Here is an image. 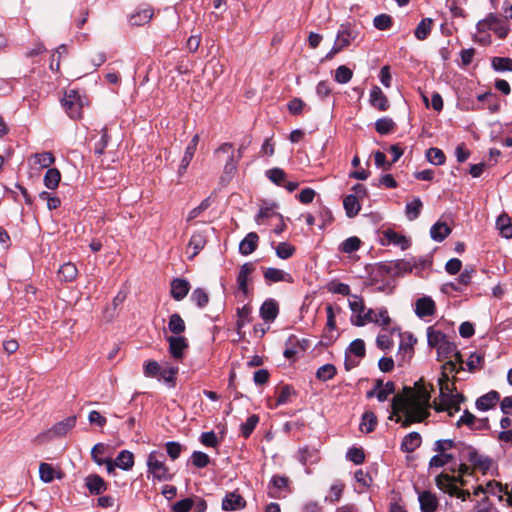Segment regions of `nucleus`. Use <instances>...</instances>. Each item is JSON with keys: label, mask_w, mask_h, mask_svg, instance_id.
<instances>
[{"label": "nucleus", "mask_w": 512, "mask_h": 512, "mask_svg": "<svg viewBox=\"0 0 512 512\" xmlns=\"http://www.w3.org/2000/svg\"><path fill=\"white\" fill-rule=\"evenodd\" d=\"M359 35L356 25L350 23L342 24L338 30L336 40L330 52L326 55L327 59H331L335 54L348 47Z\"/></svg>", "instance_id": "nucleus-5"}, {"label": "nucleus", "mask_w": 512, "mask_h": 512, "mask_svg": "<svg viewBox=\"0 0 512 512\" xmlns=\"http://www.w3.org/2000/svg\"><path fill=\"white\" fill-rule=\"evenodd\" d=\"M166 451L171 460H176L179 458L182 452V445L175 441H169L165 444Z\"/></svg>", "instance_id": "nucleus-59"}, {"label": "nucleus", "mask_w": 512, "mask_h": 512, "mask_svg": "<svg viewBox=\"0 0 512 512\" xmlns=\"http://www.w3.org/2000/svg\"><path fill=\"white\" fill-rule=\"evenodd\" d=\"M395 126V122L389 117H382L375 122V130L381 135L391 133Z\"/></svg>", "instance_id": "nucleus-38"}, {"label": "nucleus", "mask_w": 512, "mask_h": 512, "mask_svg": "<svg viewBox=\"0 0 512 512\" xmlns=\"http://www.w3.org/2000/svg\"><path fill=\"white\" fill-rule=\"evenodd\" d=\"M353 76V72L345 65L339 66L335 71V81L340 84L348 83Z\"/></svg>", "instance_id": "nucleus-47"}, {"label": "nucleus", "mask_w": 512, "mask_h": 512, "mask_svg": "<svg viewBox=\"0 0 512 512\" xmlns=\"http://www.w3.org/2000/svg\"><path fill=\"white\" fill-rule=\"evenodd\" d=\"M454 477L446 474L441 473L435 478V484L438 489L442 490L445 493H448L450 495V489L451 487H455L456 485L453 484Z\"/></svg>", "instance_id": "nucleus-35"}, {"label": "nucleus", "mask_w": 512, "mask_h": 512, "mask_svg": "<svg viewBox=\"0 0 512 512\" xmlns=\"http://www.w3.org/2000/svg\"><path fill=\"white\" fill-rule=\"evenodd\" d=\"M347 459L356 465L362 464L365 460V454L361 448H350L347 452Z\"/></svg>", "instance_id": "nucleus-57"}, {"label": "nucleus", "mask_w": 512, "mask_h": 512, "mask_svg": "<svg viewBox=\"0 0 512 512\" xmlns=\"http://www.w3.org/2000/svg\"><path fill=\"white\" fill-rule=\"evenodd\" d=\"M395 393V384L391 381H388L382 389H380L377 394L376 398L379 402H384L387 400L388 396L390 394Z\"/></svg>", "instance_id": "nucleus-61"}, {"label": "nucleus", "mask_w": 512, "mask_h": 512, "mask_svg": "<svg viewBox=\"0 0 512 512\" xmlns=\"http://www.w3.org/2000/svg\"><path fill=\"white\" fill-rule=\"evenodd\" d=\"M264 278L267 282L276 283L280 281H284L287 283H292L293 278L289 273L284 272L281 269L269 267L264 271Z\"/></svg>", "instance_id": "nucleus-21"}, {"label": "nucleus", "mask_w": 512, "mask_h": 512, "mask_svg": "<svg viewBox=\"0 0 512 512\" xmlns=\"http://www.w3.org/2000/svg\"><path fill=\"white\" fill-rule=\"evenodd\" d=\"M167 341L169 343V353L171 356L176 360L182 359L185 350L188 348L187 339L183 336H169Z\"/></svg>", "instance_id": "nucleus-10"}, {"label": "nucleus", "mask_w": 512, "mask_h": 512, "mask_svg": "<svg viewBox=\"0 0 512 512\" xmlns=\"http://www.w3.org/2000/svg\"><path fill=\"white\" fill-rule=\"evenodd\" d=\"M426 158L427 160L434 165H442L445 163V154L443 151L439 148H429L426 152Z\"/></svg>", "instance_id": "nucleus-42"}, {"label": "nucleus", "mask_w": 512, "mask_h": 512, "mask_svg": "<svg viewBox=\"0 0 512 512\" xmlns=\"http://www.w3.org/2000/svg\"><path fill=\"white\" fill-rule=\"evenodd\" d=\"M422 443L421 435L418 432H410L401 442V450L403 452H414Z\"/></svg>", "instance_id": "nucleus-23"}, {"label": "nucleus", "mask_w": 512, "mask_h": 512, "mask_svg": "<svg viewBox=\"0 0 512 512\" xmlns=\"http://www.w3.org/2000/svg\"><path fill=\"white\" fill-rule=\"evenodd\" d=\"M32 158L35 160L36 164H39L42 168H50V166L55 162V157L52 152H42L35 153L32 155Z\"/></svg>", "instance_id": "nucleus-40"}, {"label": "nucleus", "mask_w": 512, "mask_h": 512, "mask_svg": "<svg viewBox=\"0 0 512 512\" xmlns=\"http://www.w3.org/2000/svg\"><path fill=\"white\" fill-rule=\"evenodd\" d=\"M245 506V499L237 491L227 493L222 500V509L224 511L242 510Z\"/></svg>", "instance_id": "nucleus-11"}, {"label": "nucleus", "mask_w": 512, "mask_h": 512, "mask_svg": "<svg viewBox=\"0 0 512 512\" xmlns=\"http://www.w3.org/2000/svg\"><path fill=\"white\" fill-rule=\"evenodd\" d=\"M474 512H498V510L493 506L488 497H484L481 501L477 502Z\"/></svg>", "instance_id": "nucleus-62"}, {"label": "nucleus", "mask_w": 512, "mask_h": 512, "mask_svg": "<svg viewBox=\"0 0 512 512\" xmlns=\"http://www.w3.org/2000/svg\"><path fill=\"white\" fill-rule=\"evenodd\" d=\"M351 353L359 358H363L366 353L365 343L362 339H355L347 348L346 355Z\"/></svg>", "instance_id": "nucleus-45"}, {"label": "nucleus", "mask_w": 512, "mask_h": 512, "mask_svg": "<svg viewBox=\"0 0 512 512\" xmlns=\"http://www.w3.org/2000/svg\"><path fill=\"white\" fill-rule=\"evenodd\" d=\"M492 68L498 72L511 71L512 59L508 57H493L491 61Z\"/></svg>", "instance_id": "nucleus-39"}, {"label": "nucleus", "mask_w": 512, "mask_h": 512, "mask_svg": "<svg viewBox=\"0 0 512 512\" xmlns=\"http://www.w3.org/2000/svg\"><path fill=\"white\" fill-rule=\"evenodd\" d=\"M451 233L447 223L437 221L430 229V236L434 241L442 242Z\"/></svg>", "instance_id": "nucleus-24"}, {"label": "nucleus", "mask_w": 512, "mask_h": 512, "mask_svg": "<svg viewBox=\"0 0 512 512\" xmlns=\"http://www.w3.org/2000/svg\"><path fill=\"white\" fill-rule=\"evenodd\" d=\"M377 423H378V421H377V417H376L375 413L372 411H366L362 415L359 429L361 432L370 433V432L374 431Z\"/></svg>", "instance_id": "nucleus-28"}, {"label": "nucleus", "mask_w": 512, "mask_h": 512, "mask_svg": "<svg viewBox=\"0 0 512 512\" xmlns=\"http://www.w3.org/2000/svg\"><path fill=\"white\" fill-rule=\"evenodd\" d=\"M259 236L255 232L248 233L239 244V252L244 255H250L258 246Z\"/></svg>", "instance_id": "nucleus-22"}, {"label": "nucleus", "mask_w": 512, "mask_h": 512, "mask_svg": "<svg viewBox=\"0 0 512 512\" xmlns=\"http://www.w3.org/2000/svg\"><path fill=\"white\" fill-rule=\"evenodd\" d=\"M423 203L420 198H415L412 202L406 204L405 213L407 218L412 221L419 217Z\"/></svg>", "instance_id": "nucleus-34"}, {"label": "nucleus", "mask_w": 512, "mask_h": 512, "mask_svg": "<svg viewBox=\"0 0 512 512\" xmlns=\"http://www.w3.org/2000/svg\"><path fill=\"white\" fill-rule=\"evenodd\" d=\"M412 268H413V265L409 261L402 259V260H397V261L391 263L388 266L387 271L394 275H399V274L411 272Z\"/></svg>", "instance_id": "nucleus-33"}, {"label": "nucleus", "mask_w": 512, "mask_h": 512, "mask_svg": "<svg viewBox=\"0 0 512 512\" xmlns=\"http://www.w3.org/2000/svg\"><path fill=\"white\" fill-rule=\"evenodd\" d=\"M457 450L459 460L469 462L473 470H479L485 474L492 466L493 460L489 456L479 454L471 445L459 442Z\"/></svg>", "instance_id": "nucleus-3"}, {"label": "nucleus", "mask_w": 512, "mask_h": 512, "mask_svg": "<svg viewBox=\"0 0 512 512\" xmlns=\"http://www.w3.org/2000/svg\"><path fill=\"white\" fill-rule=\"evenodd\" d=\"M336 367L333 364H325L318 368L316 377L320 381H327L332 379L336 375Z\"/></svg>", "instance_id": "nucleus-43"}, {"label": "nucleus", "mask_w": 512, "mask_h": 512, "mask_svg": "<svg viewBox=\"0 0 512 512\" xmlns=\"http://www.w3.org/2000/svg\"><path fill=\"white\" fill-rule=\"evenodd\" d=\"M177 373V367H165L161 370L160 375L170 387H174Z\"/></svg>", "instance_id": "nucleus-55"}, {"label": "nucleus", "mask_w": 512, "mask_h": 512, "mask_svg": "<svg viewBox=\"0 0 512 512\" xmlns=\"http://www.w3.org/2000/svg\"><path fill=\"white\" fill-rule=\"evenodd\" d=\"M191 461L197 468H205L210 463V457L201 451H194L191 455Z\"/></svg>", "instance_id": "nucleus-50"}, {"label": "nucleus", "mask_w": 512, "mask_h": 512, "mask_svg": "<svg viewBox=\"0 0 512 512\" xmlns=\"http://www.w3.org/2000/svg\"><path fill=\"white\" fill-rule=\"evenodd\" d=\"M109 138L110 137L107 133V128L104 127L102 129V135H101L100 139L95 143V146H94L95 154L102 155L104 153V150L108 145Z\"/></svg>", "instance_id": "nucleus-60"}, {"label": "nucleus", "mask_w": 512, "mask_h": 512, "mask_svg": "<svg viewBox=\"0 0 512 512\" xmlns=\"http://www.w3.org/2000/svg\"><path fill=\"white\" fill-rule=\"evenodd\" d=\"M369 102L372 107L378 109L379 111H386L390 107L387 96L378 86H373L371 88Z\"/></svg>", "instance_id": "nucleus-13"}, {"label": "nucleus", "mask_w": 512, "mask_h": 512, "mask_svg": "<svg viewBox=\"0 0 512 512\" xmlns=\"http://www.w3.org/2000/svg\"><path fill=\"white\" fill-rule=\"evenodd\" d=\"M193 505H194V500L192 498H185V499H182V500L176 502L172 506V510L174 512H189L190 509L193 507Z\"/></svg>", "instance_id": "nucleus-63"}, {"label": "nucleus", "mask_w": 512, "mask_h": 512, "mask_svg": "<svg viewBox=\"0 0 512 512\" xmlns=\"http://www.w3.org/2000/svg\"><path fill=\"white\" fill-rule=\"evenodd\" d=\"M429 461V468H441L454 460V455L445 452H437Z\"/></svg>", "instance_id": "nucleus-37"}, {"label": "nucleus", "mask_w": 512, "mask_h": 512, "mask_svg": "<svg viewBox=\"0 0 512 512\" xmlns=\"http://www.w3.org/2000/svg\"><path fill=\"white\" fill-rule=\"evenodd\" d=\"M85 485L93 495H100L107 489L104 479L97 474L88 475L85 479Z\"/></svg>", "instance_id": "nucleus-20"}, {"label": "nucleus", "mask_w": 512, "mask_h": 512, "mask_svg": "<svg viewBox=\"0 0 512 512\" xmlns=\"http://www.w3.org/2000/svg\"><path fill=\"white\" fill-rule=\"evenodd\" d=\"M507 221L502 216L497 219V226L500 230V233L503 237L509 239L512 237V224L510 222L505 223Z\"/></svg>", "instance_id": "nucleus-64"}, {"label": "nucleus", "mask_w": 512, "mask_h": 512, "mask_svg": "<svg viewBox=\"0 0 512 512\" xmlns=\"http://www.w3.org/2000/svg\"><path fill=\"white\" fill-rule=\"evenodd\" d=\"M383 238L386 241L384 242V240H382V244L384 245L393 244L399 246L402 250H406L410 246L409 239H407L404 235H401L392 229H387L383 231Z\"/></svg>", "instance_id": "nucleus-15"}, {"label": "nucleus", "mask_w": 512, "mask_h": 512, "mask_svg": "<svg viewBox=\"0 0 512 512\" xmlns=\"http://www.w3.org/2000/svg\"><path fill=\"white\" fill-rule=\"evenodd\" d=\"M54 469L50 464L41 463L39 466L40 479L45 483H50L54 479Z\"/></svg>", "instance_id": "nucleus-56"}, {"label": "nucleus", "mask_w": 512, "mask_h": 512, "mask_svg": "<svg viewBox=\"0 0 512 512\" xmlns=\"http://www.w3.org/2000/svg\"><path fill=\"white\" fill-rule=\"evenodd\" d=\"M275 251H276V255L279 258L288 259L294 254L295 247L286 242H281L277 245Z\"/></svg>", "instance_id": "nucleus-53"}, {"label": "nucleus", "mask_w": 512, "mask_h": 512, "mask_svg": "<svg viewBox=\"0 0 512 512\" xmlns=\"http://www.w3.org/2000/svg\"><path fill=\"white\" fill-rule=\"evenodd\" d=\"M440 386V402L446 401L451 402L454 401L455 411L460 410V403L464 401V396L461 394H453L452 388L449 383L439 384Z\"/></svg>", "instance_id": "nucleus-19"}, {"label": "nucleus", "mask_w": 512, "mask_h": 512, "mask_svg": "<svg viewBox=\"0 0 512 512\" xmlns=\"http://www.w3.org/2000/svg\"><path fill=\"white\" fill-rule=\"evenodd\" d=\"M445 339H447V336L441 331L434 330L432 327L428 328L427 340L430 347L437 349L445 341Z\"/></svg>", "instance_id": "nucleus-36"}, {"label": "nucleus", "mask_w": 512, "mask_h": 512, "mask_svg": "<svg viewBox=\"0 0 512 512\" xmlns=\"http://www.w3.org/2000/svg\"><path fill=\"white\" fill-rule=\"evenodd\" d=\"M168 329L170 330L171 333L178 336L185 331V322L178 313H173L172 315H170Z\"/></svg>", "instance_id": "nucleus-32"}, {"label": "nucleus", "mask_w": 512, "mask_h": 512, "mask_svg": "<svg viewBox=\"0 0 512 512\" xmlns=\"http://www.w3.org/2000/svg\"><path fill=\"white\" fill-rule=\"evenodd\" d=\"M456 345L449 341L448 338L437 348V354L439 360H444L449 357H452L453 353L456 350Z\"/></svg>", "instance_id": "nucleus-41"}, {"label": "nucleus", "mask_w": 512, "mask_h": 512, "mask_svg": "<svg viewBox=\"0 0 512 512\" xmlns=\"http://www.w3.org/2000/svg\"><path fill=\"white\" fill-rule=\"evenodd\" d=\"M255 270V266L253 263L251 262H248V263H244L241 267H240V270H239V273L237 275V285H238V289L245 295L247 296L248 293H249V288H248V279H249V276L254 272Z\"/></svg>", "instance_id": "nucleus-14"}, {"label": "nucleus", "mask_w": 512, "mask_h": 512, "mask_svg": "<svg viewBox=\"0 0 512 512\" xmlns=\"http://www.w3.org/2000/svg\"><path fill=\"white\" fill-rule=\"evenodd\" d=\"M85 99L75 89L65 91L61 104L71 119L82 117V108L85 105Z\"/></svg>", "instance_id": "nucleus-6"}, {"label": "nucleus", "mask_w": 512, "mask_h": 512, "mask_svg": "<svg viewBox=\"0 0 512 512\" xmlns=\"http://www.w3.org/2000/svg\"><path fill=\"white\" fill-rule=\"evenodd\" d=\"M436 306L433 299L429 296H423L417 299L415 303V313L418 317L424 318L435 314Z\"/></svg>", "instance_id": "nucleus-12"}, {"label": "nucleus", "mask_w": 512, "mask_h": 512, "mask_svg": "<svg viewBox=\"0 0 512 512\" xmlns=\"http://www.w3.org/2000/svg\"><path fill=\"white\" fill-rule=\"evenodd\" d=\"M500 400V394L495 391L491 390L488 393L480 396L476 400V408L480 411H488L496 406L498 401Z\"/></svg>", "instance_id": "nucleus-16"}, {"label": "nucleus", "mask_w": 512, "mask_h": 512, "mask_svg": "<svg viewBox=\"0 0 512 512\" xmlns=\"http://www.w3.org/2000/svg\"><path fill=\"white\" fill-rule=\"evenodd\" d=\"M195 152H196L195 149H192L190 147H186L184 155H183V157L181 159V163H180L179 168H178L179 176H182L186 172V170H187L191 160L194 157Z\"/></svg>", "instance_id": "nucleus-52"}, {"label": "nucleus", "mask_w": 512, "mask_h": 512, "mask_svg": "<svg viewBox=\"0 0 512 512\" xmlns=\"http://www.w3.org/2000/svg\"><path fill=\"white\" fill-rule=\"evenodd\" d=\"M76 424V416H69L66 419L56 423L49 431L39 434L36 437L38 443H42L45 439L53 437H61L67 434Z\"/></svg>", "instance_id": "nucleus-8"}, {"label": "nucleus", "mask_w": 512, "mask_h": 512, "mask_svg": "<svg viewBox=\"0 0 512 512\" xmlns=\"http://www.w3.org/2000/svg\"><path fill=\"white\" fill-rule=\"evenodd\" d=\"M259 422V416L253 414L249 416L245 423L241 425V433L245 438H248L254 431L256 425Z\"/></svg>", "instance_id": "nucleus-46"}, {"label": "nucleus", "mask_w": 512, "mask_h": 512, "mask_svg": "<svg viewBox=\"0 0 512 512\" xmlns=\"http://www.w3.org/2000/svg\"><path fill=\"white\" fill-rule=\"evenodd\" d=\"M115 465L125 471L131 470L134 465V455L128 450H122L115 459Z\"/></svg>", "instance_id": "nucleus-26"}, {"label": "nucleus", "mask_w": 512, "mask_h": 512, "mask_svg": "<svg viewBox=\"0 0 512 512\" xmlns=\"http://www.w3.org/2000/svg\"><path fill=\"white\" fill-rule=\"evenodd\" d=\"M486 28L492 30L500 39H504L510 31L507 21L494 14H489L485 20L478 22V31L483 32Z\"/></svg>", "instance_id": "nucleus-7"}, {"label": "nucleus", "mask_w": 512, "mask_h": 512, "mask_svg": "<svg viewBox=\"0 0 512 512\" xmlns=\"http://www.w3.org/2000/svg\"><path fill=\"white\" fill-rule=\"evenodd\" d=\"M421 512H436L439 507V500L436 494L429 490L417 492Z\"/></svg>", "instance_id": "nucleus-9"}, {"label": "nucleus", "mask_w": 512, "mask_h": 512, "mask_svg": "<svg viewBox=\"0 0 512 512\" xmlns=\"http://www.w3.org/2000/svg\"><path fill=\"white\" fill-rule=\"evenodd\" d=\"M373 24L378 30H387L392 25V17L388 14H379L374 18Z\"/></svg>", "instance_id": "nucleus-54"}, {"label": "nucleus", "mask_w": 512, "mask_h": 512, "mask_svg": "<svg viewBox=\"0 0 512 512\" xmlns=\"http://www.w3.org/2000/svg\"><path fill=\"white\" fill-rule=\"evenodd\" d=\"M211 205V198L207 197L205 198L197 207L193 208L187 217V221H191L195 218H197L203 211L208 209Z\"/></svg>", "instance_id": "nucleus-58"}, {"label": "nucleus", "mask_w": 512, "mask_h": 512, "mask_svg": "<svg viewBox=\"0 0 512 512\" xmlns=\"http://www.w3.org/2000/svg\"><path fill=\"white\" fill-rule=\"evenodd\" d=\"M279 313L278 303L274 299H267L260 307V316L266 322H272Z\"/></svg>", "instance_id": "nucleus-18"}, {"label": "nucleus", "mask_w": 512, "mask_h": 512, "mask_svg": "<svg viewBox=\"0 0 512 512\" xmlns=\"http://www.w3.org/2000/svg\"><path fill=\"white\" fill-rule=\"evenodd\" d=\"M432 26L433 20L431 18L422 19L414 31L415 37L421 41L425 40L431 32Z\"/></svg>", "instance_id": "nucleus-31"}, {"label": "nucleus", "mask_w": 512, "mask_h": 512, "mask_svg": "<svg viewBox=\"0 0 512 512\" xmlns=\"http://www.w3.org/2000/svg\"><path fill=\"white\" fill-rule=\"evenodd\" d=\"M360 245V239L356 236H352L342 242L341 251L344 253H353L360 248Z\"/></svg>", "instance_id": "nucleus-48"}, {"label": "nucleus", "mask_w": 512, "mask_h": 512, "mask_svg": "<svg viewBox=\"0 0 512 512\" xmlns=\"http://www.w3.org/2000/svg\"><path fill=\"white\" fill-rule=\"evenodd\" d=\"M190 290V283L183 278H175L171 282V296L176 301L183 300Z\"/></svg>", "instance_id": "nucleus-17"}, {"label": "nucleus", "mask_w": 512, "mask_h": 512, "mask_svg": "<svg viewBox=\"0 0 512 512\" xmlns=\"http://www.w3.org/2000/svg\"><path fill=\"white\" fill-rule=\"evenodd\" d=\"M430 392L424 384L415 383V389L404 387L403 394H396L391 403L389 419L401 423L404 428L424 421L429 415Z\"/></svg>", "instance_id": "nucleus-1"}, {"label": "nucleus", "mask_w": 512, "mask_h": 512, "mask_svg": "<svg viewBox=\"0 0 512 512\" xmlns=\"http://www.w3.org/2000/svg\"><path fill=\"white\" fill-rule=\"evenodd\" d=\"M78 270L75 264L67 262L60 266L58 270V277L61 281L71 282L77 276Z\"/></svg>", "instance_id": "nucleus-27"}, {"label": "nucleus", "mask_w": 512, "mask_h": 512, "mask_svg": "<svg viewBox=\"0 0 512 512\" xmlns=\"http://www.w3.org/2000/svg\"><path fill=\"white\" fill-rule=\"evenodd\" d=\"M349 307L351 311L357 315L356 320H352V323L355 326L361 327L364 326L366 323L371 322L381 326H388L391 322V319L388 315V311L386 308L379 309V316L381 319L372 317V314H374L373 309H368L365 312V305L363 299L357 295H352L351 299L349 300Z\"/></svg>", "instance_id": "nucleus-2"}, {"label": "nucleus", "mask_w": 512, "mask_h": 512, "mask_svg": "<svg viewBox=\"0 0 512 512\" xmlns=\"http://www.w3.org/2000/svg\"><path fill=\"white\" fill-rule=\"evenodd\" d=\"M250 313H251V307L248 305H245V306L237 309L238 319H237L236 326H237L238 331H240L245 326L246 322H248L250 320L249 319Z\"/></svg>", "instance_id": "nucleus-51"}, {"label": "nucleus", "mask_w": 512, "mask_h": 512, "mask_svg": "<svg viewBox=\"0 0 512 512\" xmlns=\"http://www.w3.org/2000/svg\"><path fill=\"white\" fill-rule=\"evenodd\" d=\"M343 206L346 211V215L349 218L355 217L361 209L359 199L357 198L356 195H352V194L345 196V198L343 200Z\"/></svg>", "instance_id": "nucleus-25"}, {"label": "nucleus", "mask_w": 512, "mask_h": 512, "mask_svg": "<svg viewBox=\"0 0 512 512\" xmlns=\"http://www.w3.org/2000/svg\"><path fill=\"white\" fill-rule=\"evenodd\" d=\"M267 177L277 186H282L286 179V173L281 168H272L266 172Z\"/></svg>", "instance_id": "nucleus-49"}, {"label": "nucleus", "mask_w": 512, "mask_h": 512, "mask_svg": "<svg viewBox=\"0 0 512 512\" xmlns=\"http://www.w3.org/2000/svg\"><path fill=\"white\" fill-rule=\"evenodd\" d=\"M61 180V173L57 168H49L44 175V185L51 190L58 187Z\"/></svg>", "instance_id": "nucleus-30"}, {"label": "nucleus", "mask_w": 512, "mask_h": 512, "mask_svg": "<svg viewBox=\"0 0 512 512\" xmlns=\"http://www.w3.org/2000/svg\"><path fill=\"white\" fill-rule=\"evenodd\" d=\"M163 455L157 451H152L147 457V473L148 477L152 475L155 481H170L173 478V474L170 473L169 468L166 466Z\"/></svg>", "instance_id": "nucleus-4"}, {"label": "nucleus", "mask_w": 512, "mask_h": 512, "mask_svg": "<svg viewBox=\"0 0 512 512\" xmlns=\"http://www.w3.org/2000/svg\"><path fill=\"white\" fill-rule=\"evenodd\" d=\"M153 17V10L151 8H144L137 13L130 16V24L133 26H140L148 23Z\"/></svg>", "instance_id": "nucleus-29"}, {"label": "nucleus", "mask_w": 512, "mask_h": 512, "mask_svg": "<svg viewBox=\"0 0 512 512\" xmlns=\"http://www.w3.org/2000/svg\"><path fill=\"white\" fill-rule=\"evenodd\" d=\"M191 301L199 308H204L209 302V296L204 289L196 288L191 294Z\"/></svg>", "instance_id": "nucleus-44"}]
</instances>
